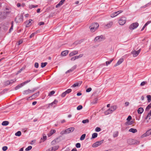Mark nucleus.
<instances>
[{"instance_id": "52", "label": "nucleus", "mask_w": 151, "mask_h": 151, "mask_svg": "<svg viewBox=\"0 0 151 151\" xmlns=\"http://www.w3.org/2000/svg\"><path fill=\"white\" fill-rule=\"evenodd\" d=\"M134 143L133 145H138L139 144V141L134 140Z\"/></svg>"}, {"instance_id": "15", "label": "nucleus", "mask_w": 151, "mask_h": 151, "mask_svg": "<svg viewBox=\"0 0 151 151\" xmlns=\"http://www.w3.org/2000/svg\"><path fill=\"white\" fill-rule=\"evenodd\" d=\"M65 1V0H61L59 3L56 6V7L58 8L61 6L63 5Z\"/></svg>"}, {"instance_id": "10", "label": "nucleus", "mask_w": 151, "mask_h": 151, "mask_svg": "<svg viewBox=\"0 0 151 151\" xmlns=\"http://www.w3.org/2000/svg\"><path fill=\"white\" fill-rule=\"evenodd\" d=\"M16 81V79H15L11 80H10L7 81H5V84L6 85H9L12 84L13 82H15Z\"/></svg>"}, {"instance_id": "38", "label": "nucleus", "mask_w": 151, "mask_h": 151, "mask_svg": "<svg viewBox=\"0 0 151 151\" xmlns=\"http://www.w3.org/2000/svg\"><path fill=\"white\" fill-rule=\"evenodd\" d=\"M21 135V132L20 131H18L15 133V135L16 136H19Z\"/></svg>"}, {"instance_id": "4", "label": "nucleus", "mask_w": 151, "mask_h": 151, "mask_svg": "<svg viewBox=\"0 0 151 151\" xmlns=\"http://www.w3.org/2000/svg\"><path fill=\"white\" fill-rule=\"evenodd\" d=\"M139 25V24L137 22L131 24L129 27L131 30H133L137 28Z\"/></svg>"}, {"instance_id": "6", "label": "nucleus", "mask_w": 151, "mask_h": 151, "mask_svg": "<svg viewBox=\"0 0 151 151\" xmlns=\"http://www.w3.org/2000/svg\"><path fill=\"white\" fill-rule=\"evenodd\" d=\"M104 39V38L103 36L101 35L96 37L94 39V41L95 42H100Z\"/></svg>"}, {"instance_id": "22", "label": "nucleus", "mask_w": 151, "mask_h": 151, "mask_svg": "<svg viewBox=\"0 0 151 151\" xmlns=\"http://www.w3.org/2000/svg\"><path fill=\"white\" fill-rule=\"evenodd\" d=\"M59 146L58 145L55 146L53 147H52L51 148V151H55L58 149L59 148Z\"/></svg>"}, {"instance_id": "64", "label": "nucleus", "mask_w": 151, "mask_h": 151, "mask_svg": "<svg viewBox=\"0 0 151 151\" xmlns=\"http://www.w3.org/2000/svg\"><path fill=\"white\" fill-rule=\"evenodd\" d=\"M146 83V82L143 81L141 83L140 85L141 86H143Z\"/></svg>"}, {"instance_id": "9", "label": "nucleus", "mask_w": 151, "mask_h": 151, "mask_svg": "<svg viewBox=\"0 0 151 151\" xmlns=\"http://www.w3.org/2000/svg\"><path fill=\"white\" fill-rule=\"evenodd\" d=\"M140 49H139L137 51L133 50L131 52V53L133 55V56L134 57H136L139 55L140 52Z\"/></svg>"}, {"instance_id": "5", "label": "nucleus", "mask_w": 151, "mask_h": 151, "mask_svg": "<svg viewBox=\"0 0 151 151\" xmlns=\"http://www.w3.org/2000/svg\"><path fill=\"white\" fill-rule=\"evenodd\" d=\"M36 89L34 88L32 90L28 89L27 90H25L23 92V94H28L30 93H32L34 92L36 90Z\"/></svg>"}, {"instance_id": "14", "label": "nucleus", "mask_w": 151, "mask_h": 151, "mask_svg": "<svg viewBox=\"0 0 151 151\" xmlns=\"http://www.w3.org/2000/svg\"><path fill=\"white\" fill-rule=\"evenodd\" d=\"M68 51L67 50H66L62 52L61 55L62 56H66L68 54Z\"/></svg>"}, {"instance_id": "37", "label": "nucleus", "mask_w": 151, "mask_h": 151, "mask_svg": "<svg viewBox=\"0 0 151 151\" xmlns=\"http://www.w3.org/2000/svg\"><path fill=\"white\" fill-rule=\"evenodd\" d=\"M119 132L118 131L115 132L113 134V137H115L118 136Z\"/></svg>"}, {"instance_id": "17", "label": "nucleus", "mask_w": 151, "mask_h": 151, "mask_svg": "<svg viewBox=\"0 0 151 151\" xmlns=\"http://www.w3.org/2000/svg\"><path fill=\"white\" fill-rule=\"evenodd\" d=\"M123 61V58L120 59L117 62L116 64L115 65V66H116L120 64Z\"/></svg>"}, {"instance_id": "51", "label": "nucleus", "mask_w": 151, "mask_h": 151, "mask_svg": "<svg viewBox=\"0 0 151 151\" xmlns=\"http://www.w3.org/2000/svg\"><path fill=\"white\" fill-rule=\"evenodd\" d=\"M55 93V91H52L50 92L49 94V96H51L54 94Z\"/></svg>"}, {"instance_id": "47", "label": "nucleus", "mask_w": 151, "mask_h": 151, "mask_svg": "<svg viewBox=\"0 0 151 151\" xmlns=\"http://www.w3.org/2000/svg\"><path fill=\"white\" fill-rule=\"evenodd\" d=\"M32 148V147L31 146H29L25 149V150L27 151H29L31 150Z\"/></svg>"}, {"instance_id": "36", "label": "nucleus", "mask_w": 151, "mask_h": 151, "mask_svg": "<svg viewBox=\"0 0 151 151\" xmlns=\"http://www.w3.org/2000/svg\"><path fill=\"white\" fill-rule=\"evenodd\" d=\"M47 138V136L45 134L43 135V137L41 139V140H42V142H44L45 140H46Z\"/></svg>"}, {"instance_id": "29", "label": "nucleus", "mask_w": 151, "mask_h": 151, "mask_svg": "<svg viewBox=\"0 0 151 151\" xmlns=\"http://www.w3.org/2000/svg\"><path fill=\"white\" fill-rule=\"evenodd\" d=\"M32 21V19H29L28 22H27V23L26 24V27H28L31 25V23Z\"/></svg>"}, {"instance_id": "33", "label": "nucleus", "mask_w": 151, "mask_h": 151, "mask_svg": "<svg viewBox=\"0 0 151 151\" xmlns=\"http://www.w3.org/2000/svg\"><path fill=\"white\" fill-rule=\"evenodd\" d=\"M86 136V135L85 134H82L80 138V140H84Z\"/></svg>"}, {"instance_id": "48", "label": "nucleus", "mask_w": 151, "mask_h": 151, "mask_svg": "<svg viewBox=\"0 0 151 151\" xmlns=\"http://www.w3.org/2000/svg\"><path fill=\"white\" fill-rule=\"evenodd\" d=\"M83 108V106H82L80 105L78 106L77 108V110H79L81 109H82Z\"/></svg>"}, {"instance_id": "39", "label": "nucleus", "mask_w": 151, "mask_h": 151, "mask_svg": "<svg viewBox=\"0 0 151 151\" xmlns=\"http://www.w3.org/2000/svg\"><path fill=\"white\" fill-rule=\"evenodd\" d=\"M117 13L116 12L113 13L112 14H111V17H115L117 15V14H116Z\"/></svg>"}, {"instance_id": "59", "label": "nucleus", "mask_w": 151, "mask_h": 151, "mask_svg": "<svg viewBox=\"0 0 151 151\" xmlns=\"http://www.w3.org/2000/svg\"><path fill=\"white\" fill-rule=\"evenodd\" d=\"M76 147L77 148H80L81 147V144L80 143H77L76 144Z\"/></svg>"}, {"instance_id": "34", "label": "nucleus", "mask_w": 151, "mask_h": 151, "mask_svg": "<svg viewBox=\"0 0 151 151\" xmlns=\"http://www.w3.org/2000/svg\"><path fill=\"white\" fill-rule=\"evenodd\" d=\"M47 62L42 63H41V67L42 68L44 67L47 64Z\"/></svg>"}, {"instance_id": "35", "label": "nucleus", "mask_w": 151, "mask_h": 151, "mask_svg": "<svg viewBox=\"0 0 151 151\" xmlns=\"http://www.w3.org/2000/svg\"><path fill=\"white\" fill-rule=\"evenodd\" d=\"M23 85H22V84H21V83L18 85L15 88V89L16 90H17L19 88H21L22 86H23Z\"/></svg>"}, {"instance_id": "32", "label": "nucleus", "mask_w": 151, "mask_h": 151, "mask_svg": "<svg viewBox=\"0 0 151 151\" xmlns=\"http://www.w3.org/2000/svg\"><path fill=\"white\" fill-rule=\"evenodd\" d=\"M147 99L148 102H150L151 100V96L150 95H147Z\"/></svg>"}, {"instance_id": "21", "label": "nucleus", "mask_w": 151, "mask_h": 151, "mask_svg": "<svg viewBox=\"0 0 151 151\" xmlns=\"http://www.w3.org/2000/svg\"><path fill=\"white\" fill-rule=\"evenodd\" d=\"M129 131L133 133H135L137 132V130L136 129L131 128L129 130Z\"/></svg>"}, {"instance_id": "40", "label": "nucleus", "mask_w": 151, "mask_h": 151, "mask_svg": "<svg viewBox=\"0 0 151 151\" xmlns=\"http://www.w3.org/2000/svg\"><path fill=\"white\" fill-rule=\"evenodd\" d=\"M81 40H80V41H77L76 42H75L73 44H75V45H78V44H80L81 42Z\"/></svg>"}, {"instance_id": "11", "label": "nucleus", "mask_w": 151, "mask_h": 151, "mask_svg": "<svg viewBox=\"0 0 151 151\" xmlns=\"http://www.w3.org/2000/svg\"><path fill=\"white\" fill-rule=\"evenodd\" d=\"M151 134V129L148 130L145 133L141 136L142 137H143L147 136H148Z\"/></svg>"}, {"instance_id": "8", "label": "nucleus", "mask_w": 151, "mask_h": 151, "mask_svg": "<svg viewBox=\"0 0 151 151\" xmlns=\"http://www.w3.org/2000/svg\"><path fill=\"white\" fill-rule=\"evenodd\" d=\"M103 141L104 140H102L100 141L96 142L93 144L92 146L93 147H97L101 145L102 143H103Z\"/></svg>"}, {"instance_id": "45", "label": "nucleus", "mask_w": 151, "mask_h": 151, "mask_svg": "<svg viewBox=\"0 0 151 151\" xmlns=\"http://www.w3.org/2000/svg\"><path fill=\"white\" fill-rule=\"evenodd\" d=\"M98 99L97 98H95L92 102V104H94L97 103Z\"/></svg>"}, {"instance_id": "31", "label": "nucleus", "mask_w": 151, "mask_h": 151, "mask_svg": "<svg viewBox=\"0 0 151 151\" xmlns=\"http://www.w3.org/2000/svg\"><path fill=\"white\" fill-rule=\"evenodd\" d=\"M91 27L90 28L91 31L92 32H94L97 29L95 28L94 27H93L92 25L91 26Z\"/></svg>"}, {"instance_id": "62", "label": "nucleus", "mask_w": 151, "mask_h": 151, "mask_svg": "<svg viewBox=\"0 0 151 151\" xmlns=\"http://www.w3.org/2000/svg\"><path fill=\"white\" fill-rule=\"evenodd\" d=\"M35 67L36 68H37L39 67V64L37 63H35Z\"/></svg>"}, {"instance_id": "58", "label": "nucleus", "mask_w": 151, "mask_h": 151, "mask_svg": "<svg viewBox=\"0 0 151 151\" xmlns=\"http://www.w3.org/2000/svg\"><path fill=\"white\" fill-rule=\"evenodd\" d=\"M151 116V114H149L148 113V114H147V116L145 118V119H147L148 117H149V119H150V116Z\"/></svg>"}, {"instance_id": "23", "label": "nucleus", "mask_w": 151, "mask_h": 151, "mask_svg": "<svg viewBox=\"0 0 151 151\" xmlns=\"http://www.w3.org/2000/svg\"><path fill=\"white\" fill-rule=\"evenodd\" d=\"M91 25L93 27H94L93 26H94V27H95V28L96 29H97L99 26V24L97 23H93Z\"/></svg>"}, {"instance_id": "13", "label": "nucleus", "mask_w": 151, "mask_h": 151, "mask_svg": "<svg viewBox=\"0 0 151 151\" xmlns=\"http://www.w3.org/2000/svg\"><path fill=\"white\" fill-rule=\"evenodd\" d=\"M134 139H129L127 140V142L129 145H133Z\"/></svg>"}, {"instance_id": "44", "label": "nucleus", "mask_w": 151, "mask_h": 151, "mask_svg": "<svg viewBox=\"0 0 151 151\" xmlns=\"http://www.w3.org/2000/svg\"><path fill=\"white\" fill-rule=\"evenodd\" d=\"M38 32V31H37L35 32H34L33 33H32L31 35L29 36L30 38H31L32 37H33L35 34H37Z\"/></svg>"}, {"instance_id": "20", "label": "nucleus", "mask_w": 151, "mask_h": 151, "mask_svg": "<svg viewBox=\"0 0 151 151\" xmlns=\"http://www.w3.org/2000/svg\"><path fill=\"white\" fill-rule=\"evenodd\" d=\"M144 109L142 107L139 108L137 110L138 113L139 114H141L142 113Z\"/></svg>"}, {"instance_id": "63", "label": "nucleus", "mask_w": 151, "mask_h": 151, "mask_svg": "<svg viewBox=\"0 0 151 151\" xmlns=\"http://www.w3.org/2000/svg\"><path fill=\"white\" fill-rule=\"evenodd\" d=\"M73 70H72L71 69V68L70 69V70H68L65 73L67 74L68 73H70V72H72V71H73Z\"/></svg>"}, {"instance_id": "61", "label": "nucleus", "mask_w": 151, "mask_h": 151, "mask_svg": "<svg viewBox=\"0 0 151 151\" xmlns=\"http://www.w3.org/2000/svg\"><path fill=\"white\" fill-rule=\"evenodd\" d=\"M91 90H92L91 88H89L86 89V91L87 92H90Z\"/></svg>"}, {"instance_id": "24", "label": "nucleus", "mask_w": 151, "mask_h": 151, "mask_svg": "<svg viewBox=\"0 0 151 151\" xmlns=\"http://www.w3.org/2000/svg\"><path fill=\"white\" fill-rule=\"evenodd\" d=\"M133 123L132 121H127L125 122V124L126 125L128 126L131 125Z\"/></svg>"}, {"instance_id": "1", "label": "nucleus", "mask_w": 151, "mask_h": 151, "mask_svg": "<svg viewBox=\"0 0 151 151\" xmlns=\"http://www.w3.org/2000/svg\"><path fill=\"white\" fill-rule=\"evenodd\" d=\"M116 106H111L108 110L105 111V113L106 115H108L110 114L113 111L116 109Z\"/></svg>"}, {"instance_id": "50", "label": "nucleus", "mask_w": 151, "mask_h": 151, "mask_svg": "<svg viewBox=\"0 0 151 151\" xmlns=\"http://www.w3.org/2000/svg\"><path fill=\"white\" fill-rule=\"evenodd\" d=\"M95 130L96 132H99L101 130V129L100 127H97L96 128Z\"/></svg>"}, {"instance_id": "41", "label": "nucleus", "mask_w": 151, "mask_h": 151, "mask_svg": "<svg viewBox=\"0 0 151 151\" xmlns=\"http://www.w3.org/2000/svg\"><path fill=\"white\" fill-rule=\"evenodd\" d=\"M83 55V54H81L79 55L78 56H75L76 59H78L79 58H81L82 57Z\"/></svg>"}, {"instance_id": "28", "label": "nucleus", "mask_w": 151, "mask_h": 151, "mask_svg": "<svg viewBox=\"0 0 151 151\" xmlns=\"http://www.w3.org/2000/svg\"><path fill=\"white\" fill-rule=\"evenodd\" d=\"M98 135V134L96 133H94L92 134V137L91 139H94L96 138Z\"/></svg>"}, {"instance_id": "55", "label": "nucleus", "mask_w": 151, "mask_h": 151, "mask_svg": "<svg viewBox=\"0 0 151 151\" xmlns=\"http://www.w3.org/2000/svg\"><path fill=\"white\" fill-rule=\"evenodd\" d=\"M71 91L72 90L71 89H67L66 91H65L66 92L67 94H68L70 93Z\"/></svg>"}, {"instance_id": "2", "label": "nucleus", "mask_w": 151, "mask_h": 151, "mask_svg": "<svg viewBox=\"0 0 151 151\" xmlns=\"http://www.w3.org/2000/svg\"><path fill=\"white\" fill-rule=\"evenodd\" d=\"M126 18L125 17H121L119 20V23L120 25H124L126 22Z\"/></svg>"}, {"instance_id": "19", "label": "nucleus", "mask_w": 151, "mask_h": 151, "mask_svg": "<svg viewBox=\"0 0 151 151\" xmlns=\"http://www.w3.org/2000/svg\"><path fill=\"white\" fill-rule=\"evenodd\" d=\"M113 22H110L106 25V26L108 28L110 27L113 25Z\"/></svg>"}, {"instance_id": "25", "label": "nucleus", "mask_w": 151, "mask_h": 151, "mask_svg": "<svg viewBox=\"0 0 151 151\" xmlns=\"http://www.w3.org/2000/svg\"><path fill=\"white\" fill-rule=\"evenodd\" d=\"M39 94V92L38 91V92H37V93L34 94L33 95H32L31 97H32L33 99L37 97V96H38V95Z\"/></svg>"}, {"instance_id": "7", "label": "nucleus", "mask_w": 151, "mask_h": 151, "mask_svg": "<svg viewBox=\"0 0 151 151\" xmlns=\"http://www.w3.org/2000/svg\"><path fill=\"white\" fill-rule=\"evenodd\" d=\"M9 12H0V18L3 19L6 17L7 14L9 13Z\"/></svg>"}, {"instance_id": "56", "label": "nucleus", "mask_w": 151, "mask_h": 151, "mask_svg": "<svg viewBox=\"0 0 151 151\" xmlns=\"http://www.w3.org/2000/svg\"><path fill=\"white\" fill-rule=\"evenodd\" d=\"M67 94V93H66V92L65 91L62 93L61 95V96L62 97H64Z\"/></svg>"}, {"instance_id": "12", "label": "nucleus", "mask_w": 151, "mask_h": 151, "mask_svg": "<svg viewBox=\"0 0 151 151\" xmlns=\"http://www.w3.org/2000/svg\"><path fill=\"white\" fill-rule=\"evenodd\" d=\"M74 128L73 127L65 129V132L67 134H68L73 132L74 130Z\"/></svg>"}, {"instance_id": "57", "label": "nucleus", "mask_w": 151, "mask_h": 151, "mask_svg": "<svg viewBox=\"0 0 151 151\" xmlns=\"http://www.w3.org/2000/svg\"><path fill=\"white\" fill-rule=\"evenodd\" d=\"M8 147L7 146H4L2 148V150L4 151H6Z\"/></svg>"}, {"instance_id": "60", "label": "nucleus", "mask_w": 151, "mask_h": 151, "mask_svg": "<svg viewBox=\"0 0 151 151\" xmlns=\"http://www.w3.org/2000/svg\"><path fill=\"white\" fill-rule=\"evenodd\" d=\"M132 119V117L130 116H129L127 119V121H130Z\"/></svg>"}, {"instance_id": "3", "label": "nucleus", "mask_w": 151, "mask_h": 151, "mask_svg": "<svg viewBox=\"0 0 151 151\" xmlns=\"http://www.w3.org/2000/svg\"><path fill=\"white\" fill-rule=\"evenodd\" d=\"M15 20L17 22H20L23 20V16L22 15H18L15 18Z\"/></svg>"}, {"instance_id": "16", "label": "nucleus", "mask_w": 151, "mask_h": 151, "mask_svg": "<svg viewBox=\"0 0 151 151\" xmlns=\"http://www.w3.org/2000/svg\"><path fill=\"white\" fill-rule=\"evenodd\" d=\"M78 52L77 51H74L71 52H70L69 55L70 57L76 54H78Z\"/></svg>"}, {"instance_id": "42", "label": "nucleus", "mask_w": 151, "mask_h": 151, "mask_svg": "<svg viewBox=\"0 0 151 151\" xmlns=\"http://www.w3.org/2000/svg\"><path fill=\"white\" fill-rule=\"evenodd\" d=\"M89 122V120L88 119L83 120L82 121V123L83 124H85L87 123H88Z\"/></svg>"}, {"instance_id": "49", "label": "nucleus", "mask_w": 151, "mask_h": 151, "mask_svg": "<svg viewBox=\"0 0 151 151\" xmlns=\"http://www.w3.org/2000/svg\"><path fill=\"white\" fill-rule=\"evenodd\" d=\"M30 81V80H28L27 81H24V82L22 83L21 84H22V85H24L25 84L29 82Z\"/></svg>"}, {"instance_id": "43", "label": "nucleus", "mask_w": 151, "mask_h": 151, "mask_svg": "<svg viewBox=\"0 0 151 151\" xmlns=\"http://www.w3.org/2000/svg\"><path fill=\"white\" fill-rule=\"evenodd\" d=\"M79 86V83H74V84H73L72 86V87H75L76 86Z\"/></svg>"}, {"instance_id": "18", "label": "nucleus", "mask_w": 151, "mask_h": 151, "mask_svg": "<svg viewBox=\"0 0 151 151\" xmlns=\"http://www.w3.org/2000/svg\"><path fill=\"white\" fill-rule=\"evenodd\" d=\"M56 131L55 130L53 129L52 130L50 131V133H48L47 134V136L48 137H50L52 134L55 133V132Z\"/></svg>"}, {"instance_id": "53", "label": "nucleus", "mask_w": 151, "mask_h": 151, "mask_svg": "<svg viewBox=\"0 0 151 151\" xmlns=\"http://www.w3.org/2000/svg\"><path fill=\"white\" fill-rule=\"evenodd\" d=\"M24 69H25V68L24 67H22V68H21L20 69V70L17 72V74L20 73L22 72V70H24Z\"/></svg>"}, {"instance_id": "26", "label": "nucleus", "mask_w": 151, "mask_h": 151, "mask_svg": "<svg viewBox=\"0 0 151 151\" xmlns=\"http://www.w3.org/2000/svg\"><path fill=\"white\" fill-rule=\"evenodd\" d=\"M9 124V122L8 121H4L2 123V125L3 126H6Z\"/></svg>"}, {"instance_id": "54", "label": "nucleus", "mask_w": 151, "mask_h": 151, "mask_svg": "<svg viewBox=\"0 0 151 151\" xmlns=\"http://www.w3.org/2000/svg\"><path fill=\"white\" fill-rule=\"evenodd\" d=\"M13 22H12V26H11V28H10L9 30V32H10L13 29Z\"/></svg>"}, {"instance_id": "30", "label": "nucleus", "mask_w": 151, "mask_h": 151, "mask_svg": "<svg viewBox=\"0 0 151 151\" xmlns=\"http://www.w3.org/2000/svg\"><path fill=\"white\" fill-rule=\"evenodd\" d=\"M150 108H151V103L147 106L145 109V111H148Z\"/></svg>"}, {"instance_id": "27", "label": "nucleus", "mask_w": 151, "mask_h": 151, "mask_svg": "<svg viewBox=\"0 0 151 151\" xmlns=\"http://www.w3.org/2000/svg\"><path fill=\"white\" fill-rule=\"evenodd\" d=\"M38 5H29V8L30 9H32V8H36L38 7Z\"/></svg>"}, {"instance_id": "46", "label": "nucleus", "mask_w": 151, "mask_h": 151, "mask_svg": "<svg viewBox=\"0 0 151 151\" xmlns=\"http://www.w3.org/2000/svg\"><path fill=\"white\" fill-rule=\"evenodd\" d=\"M113 60V59H112L111 60L109 61H106V65H107L109 64H110L112 61Z\"/></svg>"}]
</instances>
